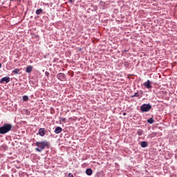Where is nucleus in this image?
<instances>
[{"instance_id":"obj_16","label":"nucleus","mask_w":177,"mask_h":177,"mask_svg":"<svg viewBox=\"0 0 177 177\" xmlns=\"http://www.w3.org/2000/svg\"><path fill=\"white\" fill-rule=\"evenodd\" d=\"M137 135H138V136H142L143 135V130L139 129V130L137 131Z\"/></svg>"},{"instance_id":"obj_15","label":"nucleus","mask_w":177,"mask_h":177,"mask_svg":"<svg viewBox=\"0 0 177 177\" xmlns=\"http://www.w3.org/2000/svg\"><path fill=\"white\" fill-rule=\"evenodd\" d=\"M148 124H153L154 122V119L153 118H151L147 120Z\"/></svg>"},{"instance_id":"obj_10","label":"nucleus","mask_w":177,"mask_h":177,"mask_svg":"<svg viewBox=\"0 0 177 177\" xmlns=\"http://www.w3.org/2000/svg\"><path fill=\"white\" fill-rule=\"evenodd\" d=\"M147 146H149V144L147 143V142L146 141L141 142V147H142V149L147 147Z\"/></svg>"},{"instance_id":"obj_11","label":"nucleus","mask_w":177,"mask_h":177,"mask_svg":"<svg viewBox=\"0 0 177 177\" xmlns=\"http://www.w3.org/2000/svg\"><path fill=\"white\" fill-rule=\"evenodd\" d=\"M86 174L88 176H91V175H92V174H93V171H92V169H86Z\"/></svg>"},{"instance_id":"obj_5","label":"nucleus","mask_w":177,"mask_h":177,"mask_svg":"<svg viewBox=\"0 0 177 177\" xmlns=\"http://www.w3.org/2000/svg\"><path fill=\"white\" fill-rule=\"evenodd\" d=\"M143 86H145V88H147V89H151V88H153V86H151V82H150L149 80L144 82Z\"/></svg>"},{"instance_id":"obj_17","label":"nucleus","mask_w":177,"mask_h":177,"mask_svg":"<svg viewBox=\"0 0 177 177\" xmlns=\"http://www.w3.org/2000/svg\"><path fill=\"white\" fill-rule=\"evenodd\" d=\"M124 67L128 68V67H130L131 64H129V62H124Z\"/></svg>"},{"instance_id":"obj_1","label":"nucleus","mask_w":177,"mask_h":177,"mask_svg":"<svg viewBox=\"0 0 177 177\" xmlns=\"http://www.w3.org/2000/svg\"><path fill=\"white\" fill-rule=\"evenodd\" d=\"M36 146L37 147L35 150L36 151H39L41 153L42 150H45L46 147H49L50 144L47 140L41 141V142H36Z\"/></svg>"},{"instance_id":"obj_3","label":"nucleus","mask_w":177,"mask_h":177,"mask_svg":"<svg viewBox=\"0 0 177 177\" xmlns=\"http://www.w3.org/2000/svg\"><path fill=\"white\" fill-rule=\"evenodd\" d=\"M140 110H141L142 113H147V112L150 111V110H151V104H150V103L143 104L140 106Z\"/></svg>"},{"instance_id":"obj_7","label":"nucleus","mask_w":177,"mask_h":177,"mask_svg":"<svg viewBox=\"0 0 177 177\" xmlns=\"http://www.w3.org/2000/svg\"><path fill=\"white\" fill-rule=\"evenodd\" d=\"M37 135H40L41 136H44V135H46V131H45V128L39 129Z\"/></svg>"},{"instance_id":"obj_8","label":"nucleus","mask_w":177,"mask_h":177,"mask_svg":"<svg viewBox=\"0 0 177 177\" xmlns=\"http://www.w3.org/2000/svg\"><path fill=\"white\" fill-rule=\"evenodd\" d=\"M32 71V66L28 65L26 66V73H28V74H30Z\"/></svg>"},{"instance_id":"obj_18","label":"nucleus","mask_w":177,"mask_h":177,"mask_svg":"<svg viewBox=\"0 0 177 177\" xmlns=\"http://www.w3.org/2000/svg\"><path fill=\"white\" fill-rule=\"evenodd\" d=\"M23 100L24 102H27V100H28V96L27 95L23 96Z\"/></svg>"},{"instance_id":"obj_4","label":"nucleus","mask_w":177,"mask_h":177,"mask_svg":"<svg viewBox=\"0 0 177 177\" xmlns=\"http://www.w3.org/2000/svg\"><path fill=\"white\" fill-rule=\"evenodd\" d=\"M57 78L59 80V81H66V75L63 73H59L57 75Z\"/></svg>"},{"instance_id":"obj_22","label":"nucleus","mask_w":177,"mask_h":177,"mask_svg":"<svg viewBox=\"0 0 177 177\" xmlns=\"http://www.w3.org/2000/svg\"><path fill=\"white\" fill-rule=\"evenodd\" d=\"M152 136H157V133L154 132L151 133Z\"/></svg>"},{"instance_id":"obj_14","label":"nucleus","mask_w":177,"mask_h":177,"mask_svg":"<svg viewBox=\"0 0 177 177\" xmlns=\"http://www.w3.org/2000/svg\"><path fill=\"white\" fill-rule=\"evenodd\" d=\"M131 97H142V95H139V93L136 92L134 95H131Z\"/></svg>"},{"instance_id":"obj_9","label":"nucleus","mask_w":177,"mask_h":177,"mask_svg":"<svg viewBox=\"0 0 177 177\" xmlns=\"http://www.w3.org/2000/svg\"><path fill=\"white\" fill-rule=\"evenodd\" d=\"M36 15H37V16H39V15H44V10H42V8L37 9L36 10Z\"/></svg>"},{"instance_id":"obj_25","label":"nucleus","mask_w":177,"mask_h":177,"mask_svg":"<svg viewBox=\"0 0 177 177\" xmlns=\"http://www.w3.org/2000/svg\"><path fill=\"white\" fill-rule=\"evenodd\" d=\"M123 115H127V113H123Z\"/></svg>"},{"instance_id":"obj_24","label":"nucleus","mask_w":177,"mask_h":177,"mask_svg":"<svg viewBox=\"0 0 177 177\" xmlns=\"http://www.w3.org/2000/svg\"><path fill=\"white\" fill-rule=\"evenodd\" d=\"M69 2H71V3H73V2L75 1V0H68Z\"/></svg>"},{"instance_id":"obj_6","label":"nucleus","mask_w":177,"mask_h":177,"mask_svg":"<svg viewBox=\"0 0 177 177\" xmlns=\"http://www.w3.org/2000/svg\"><path fill=\"white\" fill-rule=\"evenodd\" d=\"M3 82H6V84H9L10 82V77L6 76L0 80V84H3Z\"/></svg>"},{"instance_id":"obj_12","label":"nucleus","mask_w":177,"mask_h":177,"mask_svg":"<svg viewBox=\"0 0 177 177\" xmlns=\"http://www.w3.org/2000/svg\"><path fill=\"white\" fill-rule=\"evenodd\" d=\"M62 131H63V129H62V127H57V128H55V133H60Z\"/></svg>"},{"instance_id":"obj_21","label":"nucleus","mask_w":177,"mask_h":177,"mask_svg":"<svg viewBox=\"0 0 177 177\" xmlns=\"http://www.w3.org/2000/svg\"><path fill=\"white\" fill-rule=\"evenodd\" d=\"M68 177H74V176L73 175V174L69 173Z\"/></svg>"},{"instance_id":"obj_2","label":"nucleus","mask_w":177,"mask_h":177,"mask_svg":"<svg viewBox=\"0 0 177 177\" xmlns=\"http://www.w3.org/2000/svg\"><path fill=\"white\" fill-rule=\"evenodd\" d=\"M12 128H13V126L11 124H5L0 127V134L5 135V133H8V132L12 131Z\"/></svg>"},{"instance_id":"obj_13","label":"nucleus","mask_w":177,"mask_h":177,"mask_svg":"<svg viewBox=\"0 0 177 177\" xmlns=\"http://www.w3.org/2000/svg\"><path fill=\"white\" fill-rule=\"evenodd\" d=\"M12 74H20V69L15 68L12 71Z\"/></svg>"},{"instance_id":"obj_20","label":"nucleus","mask_w":177,"mask_h":177,"mask_svg":"<svg viewBox=\"0 0 177 177\" xmlns=\"http://www.w3.org/2000/svg\"><path fill=\"white\" fill-rule=\"evenodd\" d=\"M22 176H28V174L27 173H23Z\"/></svg>"},{"instance_id":"obj_19","label":"nucleus","mask_w":177,"mask_h":177,"mask_svg":"<svg viewBox=\"0 0 177 177\" xmlns=\"http://www.w3.org/2000/svg\"><path fill=\"white\" fill-rule=\"evenodd\" d=\"M45 75H46V77H49V72L46 71L45 72Z\"/></svg>"},{"instance_id":"obj_23","label":"nucleus","mask_w":177,"mask_h":177,"mask_svg":"<svg viewBox=\"0 0 177 177\" xmlns=\"http://www.w3.org/2000/svg\"><path fill=\"white\" fill-rule=\"evenodd\" d=\"M124 52H129V50L125 49V50H123V53H124Z\"/></svg>"},{"instance_id":"obj_26","label":"nucleus","mask_w":177,"mask_h":177,"mask_svg":"<svg viewBox=\"0 0 177 177\" xmlns=\"http://www.w3.org/2000/svg\"><path fill=\"white\" fill-rule=\"evenodd\" d=\"M2 67V64L0 63V68Z\"/></svg>"}]
</instances>
